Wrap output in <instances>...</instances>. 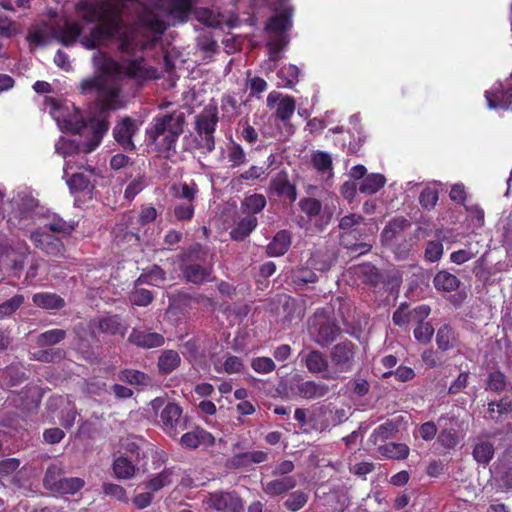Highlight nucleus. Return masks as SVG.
Returning <instances> with one entry per match:
<instances>
[{
	"label": "nucleus",
	"mask_w": 512,
	"mask_h": 512,
	"mask_svg": "<svg viewBox=\"0 0 512 512\" xmlns=\"http://www.w3.org/2000/svg\"><path fill=\"white\" fill-rule=\"evenodd\" d=\"M78 13L88 23H98L89 35L81 38V44L87 49H95L108 41L118 39V49L127 54L143 50L153 45L156 35L166 30L164 16L173 23L187 20L191 10V0H149L140 16V25L136 28L124 27L114 16L109 15L101 5L83 2L78 5Z\"/></svg>",
	"instance_id": "obj_1"
},
{
	"label": "nucleus",
	"mask_w": 512,
	"mask_h": 512,
	"mask_svg": "<svg viewBox=\"0 0 512 512\" xmlns=\"http://www.w3.org/2000/svg\"><path fill=\"white\" fill-rule=\"evenodd\" d=\"M93 63L96 73L83 79L79 84L81 94L94 97L100 108L99 117L91 121L93 138L84 143L60 139L55 148L56 152L63 157L70 156L71 151H75L77 156L80 153L87 154L99 145L103 135L109 130V111L120 109L125 105L121 89V79L124 76L137 81L158 77L157 69L146 67L142 58L119 64L105 54L97 53L93 56Z\"/></svg>",
	"instance_id": "obj_2"
},
{
	"label": "nucleus",
	"mask_w": 512,
	"mask_h": 512,
	"mask_svg": "<svg viewBox=\"0 0 512 512\" xmlns=\"http://www.w3.org/2000/svg\"><path fill=\"white\" fill-rule=\"evenodd\" d=\"M185 115L180 111L158 115L146 130L148 138L160 151L175 150L177 140L184 131Z\"/></svg>",
	"instance_id": "obj_3"
},
{
	"label": "nucleus",
	"mask_w": 512,
	"mask_h": 512,
	"mask_svg": "<svg viewBox=\"0 0 512 512\" xmlns=\"http://www.w3.org/2000/svg\"><path fill=\"white\" fill-rule=\"evenodd\" d=\"M365 224V218L362 215L350 213L343 216L339 220L338 224V227L341 230L339 236L340 245L350 250L351 252L358 253V255L369 252L372 248V245L360 241L364 231L362 225Z\"/></svg>",
	"instance_id": "obj_4"
},
{
	"label": "nucleus",
	"mask_w": 512,
	"mask_h": 512,
	"mask_svg": "<svg viewBox=\"0 0 512 512\" xmlns=\"http://www.w3.org/2000/svg\"><path fill=\"white\" fill-rule=\"evenodd\" d=\"M356 346L351 341H343L334 345L329 352L330 368L326 380H342L355 365Z\"/></svg>",
	"instance_id": "obj_5"
},
{
	"label": "nucleus",
	"mask_w": 512,
	"mask_h": 512,
	"mask_svg": "<svg viewBox=\"0 0 512 512\" xmlns=\"http://www.w3.org/2000/svg\"><path fill=\"white\" fill-rule=\"evenodd\" d=\"M308 333L317 345L324 348L336 340L340 327L324 310H317L308 320Z\"/></svg>",
	"instance_id": "obj_6"
},
{
	"label": "nucleus",
	"mask_w": 512,
	"mask_h": 512,
	"mask_svg": "<svg viewBox=\"0 0 512 512\" xmlns=\"http://www.w3.org/2000/svg\"><path fill=\"white\" fill-rule=\"evenodd\" d=\"M75 151L70 152L67 156L66 164L64 167V177L67 178L66 182L72 192H79L88 190L92 185V178L95 177V169L91 166L85 167L83 163H78L74 160Z\"/></svg>",
	"instance_id": "obj_7"
},
{
	"label": "nucleus",
	"mask_w": 512,
	"mask_h": 512,
	"mask_svg": "<svg viewBox=\"0 0 512 512\" xmlns=\"http://www.w3.org/2000/svg\"><path fill=\"white\" fill-rule=\"evenodd\" d=\"M218 122L216 106H206L195 118V129L200 136L198 147L210 153L215 148L214 132Z\"/></svg>",
	"instance_id": "obj_8"
},
{
	"label": "nucleus",
	"mask_w": 512,
	"mask_h": 512,
	"mask_svg": "<svg viewBox=\"0 0 512 512\" xmlns=\"http://www.w3.org/2000/svg\"><path fill=\"white\" fill-rule=\"evenodd\" d=\"M160 423L163 431L172 438H176L188 428V418L183 416L182 408L174 402H168L163 407L160 412Z\"/></svg>",
	"instance_id": "obj_9"
},
{
	"label": "nucleus",
	"mask_w": 512,
	"mask_h": 512,
	"mask_svg": "<svg viewBox=\"0 0 512 512\" xmlns=\"http://www.w3.org/2000/svg\"><path fill=\"white\" fill-rule=\"evenodd\" d=\"M29 253V246L25 242L15 244L0 242V264L10 266L15 272H20L24 268Z\"/></svg>",
	"instance_id": "obj_10"
},
{
	"label": "nucleus",
	"mask_w": 512,
	"mask_h": 512,
	"mask_svg": "<svg viewBox=\"0 0 512 512\" xmlns=\"http://www.w3.org/2000/svg\"><path fill=\"white\" fill-rule=\"evenodd\" d=\"M49 104L51 106L50 113L60 129L76 134L84 128L83 119L78 111L68 112L67 108L61 107L54 99H50Z\"/></svg>",
	"instance_id": "obj_11"
},
{
	"label": "nucleus",
	"mask_w": 512,
	"mask_h": 512,
	"mask_svg": "<svg viewBox=\"0 0 512 512\" xmlns=\"http://www.w3.org/2000/svg\"><path fill=\"white\" fill-rule=\"evenodd\" d=\"M180 270L184 280L195 285H201L206 282L212 273V267L196 262L193 259L192 253L182 256Z\"/></svg>",
	"instance_id": "obj_12"
},
{
	"label": "nucleus",
	"mask_w": 512,
	"mask_h": 512,
	"mask_svg": "<svg viewBox=\"0 0 512 512\" xmlns=\"http://www.w3.org/2000/svg\"><path fill=\"white\" fill-rule=\"evenodd\" d=\"M203 503L209 508L221 512L234 510L236 507H241V505H243V502L237 493L227 491L208 493L205 496Z\"/></svg>",
	"instance_id": "obj_13"
},
{
	"label": "nucleus",
	"mask_w": 512,
	"mask_h": 512,
	"mask_svg": "<svg viewBox=\"0 0 512 512\" xmlns=\"http://www.w3.org/2000/svg\"><path fill=\"white\" fill-rule=\"evenodd\" d=\"M269 192L291 203L297 199L296 186L290 182L286 171L278 172L270 181Z\"/></svg>",
	"instance_id": "obj_14"
},
{
	"label": "nucleus",
	"mask_w": 512,
	"mask_h": 512,
	"mask_svg": "<svg viewBox=\"0 0 512 512\" xmlns=\"http://www.w3.org/2000/svg\"><path fill=\"white\" fill-rule=\"evenodd\" d=\"M440 433L438 435L439 443L447 449H453L459 443L457 432L458 421L455 417L441 416L438 419Z\"/></svg>",
	"instance_id": "obj_15"
},
{
	"label": "nucleus",
	"mask_w": 512,
	"mask_h": 512,
	"mask_svg": "<svg viewBox=\"0 0 512 512\" xmlns=\"http://www.w3.org/2000/svg\"><path fill=\"white\" fill-rule=\"evenodd\" d=\"M301 362L304 363L310 373L320 374L324 379L331 371L329 359L320 350L313 349L306 354H302Z\"/></svg>",
	"instance_id": "obj_16"
},
{
	"label": "nucleus",
	"mask_w": 512,
	"mask_h": 512,
	"mask_svg": "<svg viewBox=\"0 0 512 512\" xmlns=\"http://www.w3.org/2000/svg\"><path fill=\"white\" fill-rule=\"evenodd\" d=\"M30 239L37 248L42 249L48 255L62 256L64 253V245L62 241L45 232L36 230L31 233Z\"/></svg>",
	"instance_id": "obj_17"
},
{
	"label": "nucleus",
	"mask_w": 512,
	"mask_h": 512,
	"mask_svg": "<svg viewBox=\"0 0 512 512\" xmlns=\"http://www.w3.org/2000/svg\"><path fill=\"white\" fill-rule=\"evenodd\" d=\"M138 125L130 117L123 118L113 129L115 140L126 150H133L132 136L137 132Z\"/></svg>",
	"instance_id": "obj_18"
},
{
	"label": "nucleus",
	"mask_w": 512,
	"mask_h": 512,
	"mask_svg": "<svg viewBox=\"0 0 512 512\" xmlns=\"http://www.w3.org/2000/svg\"><path fill=\"white\" fill-rule=\"evenodd\" d=\"M128 341L138 347L151 349L162 346L164 344V337L157 332L134 328L128 337Z\"/></svg>",
	"instance_id": "obj_19"
},
{
	"label": "nucleus",
	"mask_w": 512,
	"mask_h": 512,
	"mask_svg": "<svg viewBox=\"0 0 512 512\" xmlns=\"http://www.w3.org/2000/svg\"><path fill=\"white\" fill-rule=\"evenodd\" d=\"M337 259L336 251L333 248L323 247L316 249L308 260L311 269L326 272Z\"/></svg>",
	"instance_id": "obj_20"
},
{
	"label": "nucleus",
	"mask_w": 512,
	"mask_h": 512,
	"mask_svg": "<svg viewBox=\"0 0 512 512\" xmlns=\"http://www.w3.org/2000/svg\"><path fill=\"white\" fill-rule=\"evenodd\" d=\"M297 485V480L293 476H283L273 480L263 482L262 489L270 497H277L293 490Z\"/></svg>",
	"instance_id": "obj_21"
},
{
	"label": "nucleus",
	"mask_w": 512,
	"mask_h": 512,
	"mask_svg": "<svg viewBox=\"0 0 512 512\" xmlns=\"http://www.w3.org/2000/svg\"><path fill=\"white\" fill-rule=\"evenodd\" d=\"M113 476L119 481L131 480L138 472V468L126 456L116 457L111 465Z\"/></svg>",
	"instance_id": "obj_22"
},
{
	"label": "nucleus",
	"mask_w": 512,
	"mask_h": 512,
	"mask_svg": "<svg viewBox=\"0 0 512 512\" xmlns=\"http://www.w3.org/2000/svg\"><path fill=\"white\" fill-rule=\"evenodd\" d=\"M330 391L327 384L316 381L301 382L296 386L297 394L304 399H319L325 397Z\"/></svg>",
	"instance_id": "obj_23"
},
{
	"label": "nucleus",
	"mask_w": 512,
	"mask_h": 512,
	"mask_svg": "<svg viewBox=\"0 0 512 512\" xmlns=\"http://www.w3.org/2000/svg\"><path fill=\"white\" fill-rule=\"evenodd\" d=\"M81 31L82 27L80 24L76 22H67L63 27L53 29V37L63 45L69 46L80 36Z\"/></svg>",
	"instance_id": "obj_24"
},
{
	"label": "nucleus",
	"mask_w": 512,
	"mask_h": 512,
	"mask_svg": "<svg viewBox=\"0 0 512 512\" xmlns=\"http://www.w3.org/2000/svg\"><path fill=\"white\" fill-rule=\"evenodd\" d=\"M351 271L353 275L356 276L363 283L373 286L380 283L382 278L378 269L370 263L353 266L351 267Z\"/></svg>",
	"instance_id": "obj_25"
},
{
	"label": "nucleus",
	"mask_w": 512,
	"mask_h": 512,
	"mask_svg": "<svg viewBox=\"0 0 512 512\" xmlns=\"http://www.w3.org/2000/svg\"><path fill=\"white\" fill-rule=\"evenodd\" d=\"M258 221L254 215H246L239 219L235 227L230 231L233 240L243 241L257 227Z\"/></svg>",
	"instance_id": "obj_26"
},
{
	"label": "nucleus",
	"mask_w": 512,
	"mask_h": 512,
	"mask_svg": "<svg viewBox=\"0 0 512 512\" xmlns=\"http://www.w3.org/2000/svg\"><path fill=\"white\" fill-rule=\"evenodd\" d=\"M291 245L290 233L286 230L279 231L267 246V254L272 257L284 255Z\"/></svg>",
	"instance_id": "obj_27"
},
{
	"label": "nucleus",
	"mask_w": 512,
	"mask_h": 512,
	"mask_svg": "<svg viewBox=\"0 0 512 512\" xmlns=\"http://www.w3.org/2000/svg\"><path fill=\"white\" fill-rule=\"evenodd\" d=\"M32 301L35 306L46 310H58L65 306L64 299L59 295L51 292L36 293L33 295Z\"/></svg>",
	"instance_id": "obj_28"
},
{
	"label": "nucleus",
	"mask_w": 512,
	"mask_h": 512,
	"mask_svg": "<svg viewBox=\"0 0 512 512\" xmlns=\"http://www.w3.org/2000/svg\"><path fill=\"white\" fill-rule=\"evenodd\" d=\"M410 222L404 217H397L388 222L382 231L381 237L385 244H390L406 228L410 227Z\"/></svg>",
	"instance_id": "obj_29"
},
{
	"label": "nucleus",
	"mask_w": 512,
	"mask_h": 512,
	"mask_svg": "<svg viewBox=\"0 0 512 512\" xmlns=\"http://www.w3.org/2000/svg\"><path fill=\"white\" fill-rule=\"evenodd\" d=\"M436 343L440 350H450L457 346L458 335L451 326L444 324L437 330Z\"/></svg>",
	"instance_id": "obj_30"
},
{
	"label": "nucleus",
	"mask_w": 512,
	"mask_h": 512,
	"mask_svg": "<svg viewBox=\"0 0 512 512\" xmlns=\"http://www.w3.org/2000/svg\"><path fill=\"white\" fill-rule=\"evenodd\" d=\"M377 451L383 457L393 460H404L408 457L410 449L404 443L389 442L384 445H380L377 448Z\"/></svg>",
	"instance_id": "obj_31"
},
{
	"label": "nucleus",
	"mask_w": 512,
	"mask_h": 512,
	"mask_svg": "<svg viewBox=\"0 0 512 512\" xmlns=\"http://www.w3.org/2000/svg\"><path fill=\"white\" fill-rule=\"evenodd\" d=\"M67 336L64 329L54 328L37 335L35 343L40 348L51 347L62 342Z\"/></svg>",
	"instance_id": "obj_32"
},
{
	"label": "nucleus",
	"mask_w": 512,
	"mask_h": 512,
	"mask_svg": "<svg viewBox=\"0 0 512 512\" xmlns=\"http://www.w3.org/2000/svg\"><path fill=\"white\" fill-rule=\"evenodd\" d=\"M180 355L175 350H164L158 359L159 371L163 374H170L179 367Z\"/></svg>",
	"instance_id": "obj_33"
},
{
	"label": "nucleus",
	"mask_w": 512,
	"mask_h": 512,
	"mask_svg": "<svg viewBox=\"0 0 512 512\" xmlns=\"http://www.w3.org/2000/svg\"><path fill=\"white\" fill-rule=\"evenodd\" d=\"M433 284L437 290L451 292L459 287L460 281L455 275L447 271H439L433 279Z\"/></svg>",
	"instance_id": "obj_34"
},
{
	"label": "nucleus",
	"mask_w": 512,
	"mask_h": 512,
	"mask_svg": "<svg viewBox=\"0 0 512 512\" xmlns=\"http://www.w3.org/2000/svg\"><path fill=\"white\" fill-rule=\"evenodd\" d=\"M64 474V469L61 464L52 463L46 469L44 478H43V486L45 489L54 492L62 480V475Z\"/></svg>",
	"instance_id": "obj_35"
},
{
	"label": "nucleus",
	"mask_w": 512,
	"mask_h": 512,
	"mask_svg": "<svg viewBox=\"0 0 512 512\" xmlns=\"http://www.w3.org/2000/svg\"><path fill=\"white\" fill-rule=\"evenodd\" d=\"M174 474L173 468H165L163 471L152 477L146 484L145 488L152 491L157 492L162 488L169 486L172 484Z\"/></svg>",
	"instance_id": "obj_36"
},
{
	"label": "nucleus",
	"mask_w": 512,
	"mask_h": 512,
	"mask_svg": "<svg viewBox=\"0 0 512 512\" xmlns=\"http://www.w3.org/2000/svg\"><path fill=\"white\" fill-rule=\"evenodd\" d=\"M210 434H208L206 431L200 428H196L192 431H188L184 433L180 437V444L181 446L189 449H195L197 448L201 443L206 441V438L209 437Z\"/></svg>",
	"instance_id": "obj_37"
},
{
	"label": "nucleus",
	"mask_w": 512,
	"mask_h": 512,
	"mask_svg": "<svg viewBox=\"0 0 512 512\" xmlns=\"http://www.w3.org/2000/svg\"><path fill=\"white\" fill-rule=\"evenodd\" d=\"M267 204L266 198L262 194H252L246 196L241 202V209L248 215L261 212Z\"/></svg>",
	"instance_id": "obj_38"
},
{
	"label": "nucleus",
	"mask_w": 512,
	"mask_h": 512,
	"mask_svg": "<svg viewBox=\"0 0 512 512\" xmlns=\"http://www.w3.org/2000/svg\"><path fill=\"white\" fill-rule=\"evenodd\" d=\"M396 432V425L391 421H387L374 429L369 437V441L372 444L377 445L379 442H384L390 438H393Z\"/></svg>",
	"instance_id": "obj_39"
},
{
	"label": "nucleus",
	"mask_w": 512,
	"mask_h": 512,
	"mask_svg": "<svg viewBox=\"0 0 512 512\" xmlns=\"http://www.w3.org/2000/svg\"><path fill=\"white\" fill-rule=\"evenodd\" d=\"M98 327L101 332L116 335H124L126 330L125 326L121 323L117 315L107 316L99 319Z\"/></svg>",
	"instance_id": "obj_40"
},
{
	"label": "nucleus",
	"mask_w": 512,
	"mask_h": 512,
	"mask_svg": "<svg viewBox=\"0 0 512 512\" xmlns=\"http://www.w3.org/2000/svg\"><path fill=\"white\" fill-rule=\"evenodd\" d=\"M386 179L382 174L373 173L363 179L359 186V191L364 194H375L385 184Z\"/></svg>",
	"instance_id": "obj_41"
},
{
	"label": "nucleus",
	"mask_w": 512,
	"mask_h": 512,
	"mask_svg": "<svg viewBox=\"0 0 512 512\" xmlns=\"http://www.w3.org/2000/svg\"><path fill=\"white\" fill-rule=\"evenodd\" d=\"M309 501V493L302 491V490H296L290 493L286 500L283 502V506L291 512H297L303 507L306 506V504Z\"/></svg>",
	"instance_id": "obj_42"
},
{
	"label": "nucleus",
	"mask_w": 512,
	"mask_h": 512,
	"mask_svg": "<svg viewBox=\"0 0 512 512\" xmlns=\"http://www.w3.org/2000/svg\"><path fill=\"white\" fill-rule=\"evenodd\" d=\"M166 280V274L164 270L158 266L154 265L150 270L142 273L138 279L136 280V284H148L159 286Z\"/></svg>",
	"instance_id": "obj_43"
},
{
	"label": "nucleus",
	"mask_w": 512,
	"mask_h": 512,
	"mask_svg": "<svg viewBox=\"0 0 512 512\" xmlns=\"http://www.w3.org/2000/svg\"><path fill=\"white\" fill-rule=\"evenodd\" d=\"M85 485V481L79 477L62 478L54 492L61 495H74Z\"/></svg>",
	"instance_id": "obj_44"
},
{
	"label": "nucleus",
	"mask_w": 512,
	"mask_h": 512,
	"mask_svg": "<svg viewBox=\"0 0 512 512\" xmlns=\"http://www.w3.org/2000/svg\"><path fill=\"white\" fill-rule=\"evenodd\" d=\"M472 454L479 464H488L494 456V446L490 442L481 441L475 445Z\"/></svg>",
	"instance_id": "obj_45"
},
{
	"label": "nucleus",
	"mask_w": 512,
	"mask_h": 512,
	"mask_svg": "<svg viewBox=\"0 0 512 512\" xmlns=\"http://www.w3.org/2000/svg\"><path fill=\"white\" fill-rule=\"evenodd\" d=\"M295 100L291 96L282 97L277 105L275 116L277 119L286 122L288 121L295 111Z\"/></svg>",
	"instance_id": "obj_46"
},
{
	"label": "nucleus",
	"mask_w": 512,
	"mask_h": 512,
	"mask_svg": "<svg viewBox=\"0 0 512 512\" xmlns=\"http://www.w3.org/2000/svg\"><path fill=\"white\" fill-rule=\"evenodd\" d=\"M65 351L61 348H47L43 350H39L32 354L31 359L44 362L51 363L64 359Z\"/></svg>",
	"instance_id": "obj_47"
},
{
	"label": "nucleus",
	"mask_w": 512,
	"mask_h": 512,
	"mask_svg": "<svg viewBox=\"0 0 512 512\" xmlns=\"http://www.w3.org/2000/svg\"><path fill=\"white\" fill-rule=\"evenodd\" d=\"M54 38L53 29H49L48 26L30 31L27 36L28 41L36 46H45Z\"/></svg>",
	"instance_id": "obj_48"
},
{
	"label": "nucleus",
	"mask_w": 512,
	"mask_h": 512,
	"mask_svg": "<svg viewBox=\"0 0 512 512\" xmlns=\"http://www.w3.org/2000/svg\"><path fill=\"white\" fill-rule=\"evenodd\" d=\"M119 379L130 385L147 386L150 384V378L148 375L133 369L123 370L119 375Z\"/></svg>",
	"instance_id": "obj_49"
},
{
	"label": "nucleus",
	"mask_w": 512,
	"mask_h": 512,
	"mask_svg": "<svg viewBox=\"0 0 512 512\" xmlns=\"http://www.w3.org/2000/svg\"><path fill=\"white\" fill-rule=\"evenodd\" d=\"M24 299L23 295L17 294L0 303V319L12 316L23 305Z\"/></svg>",
	"instance_id": "obj_50"
},
{
	"label": "nucleus",
	"mask_w": 512,
	"mask_h": 512,
	"mask_svg": "<svg viewBox=\"0 0 512 512\" xmlns=\"http://www.w3.org/2000/svg\"><path fill=\"white\" fill-rule=\"evenodd\" d=\"M102 491L105 496L114 498L119 502L128 503L129 501L126 489L119 484L104 482L102 484Z\"/></svg>",
	"instance_id": "obj_51"
},
{
	"label": "nucleus",
	"mask_w": 512,
	"mask_h": 512,
	"mask_svg": "<svg viewBox=\"0 0 512 512\" xmlns=\"http://www.w3.org/2000/svg\"><path fill=\"white\" fill-rule=\"evenodd\" d=\"M313 167L320 173H329L332 171V158L331 156L322 151H318L312 155Z\"/></svg>",
	"instance_id": "obj_52"
},
{
	"label": "nucleus",
	"mask_w": 512,
	"mask_h": 512,
	"mask_svg": "<svg viewBox=\"0 0 512 512\" xmlns=\"http://www.w3.org/2000/svg\"><path fill=\"white\" fill-rule=\"evenodd\" d=\"M45 226L53 233L59 234H70L74 230V225L60 218L57 215H53L49 218V221Z\"/></svg>",
	"instance_id": "obj_53"
},
{
	"label": "nucleus",
	"mask_w": 512,
	"mask_h": 512,
	"mask_svg": "<svg viewBox=\"0 0 512 512\" xmlns=\"http://www.w3.org/2000/svg\"><path fill=\"white\" fill-rule=\"evenodd\" d=\"M299 207L309 218L318 216L322 210V203L312 197H306L299 201Z\"/></svg>",
	"instance_id": "obj_54"
},
{
	"label": "nucleus",
	"mask_w": 512,
	"mask_h": 512,
	"mask_svg": "<svg viewBox=\"0 0 512 512\" xmlns=\"http://www.w3.org/2000/svg\"><path fill=\"white\" fill-rule=\"evenodd\" d=\"M318 277L314 271L308 268H302L292 274V282L296 286H305L309 283H315Z\"/></svg>",
	"instance_id": "obj_55"
},
{
	"label": "nucleus",
	"mask_w": 512,
	"mask_h": 512,
	"mask_svg": "<svg viewBox=\"0 0 512 512\" xmlns=\"http://www.w3.org/2000/svg\"><path fill=\"white\" fill-rule=\"evenodd\" d=\"M153 298L152 292L143 288L134 289L129 295L130 302L137 306H148Z\"/></svg>",
	"instance_id": "obj_56"
},
{
	"label": "nucleus",
	"mask_w": 512,
	"mask_h": 512,
	"mask_svg": "<svg viewBox=\"0 0 512 512\" xmlns=\"http://www.w3.org/2000/svg\"><path fill=\"white\" fill-rule=\"evenodd\" d=\"M434 334V328L429 322L417 323L414 329V337L418 342L427 344L431 341Z\"/></svg>",
	"instance_id": "obj_57"
},
{
	"label": "nucleus",
	"mask_w": 512,
	"mask_h": 512,
	"mask_svg": "<svg viewBox=\"0 0 512 512\" xmlns=\"http://www.w3.org/2000/svg\"><path fill=\"white\" fill-rule=\"evenodd\" d=\"M221 109L228 118H234L240 114V105L231 95L223 96L221 100Z\"/></svg>",
	"instance_id": "obj_58"
},
{
	"label": "nucleus",
	"mask_w": 512,
	"mask_h": 512,
	"mask_svg": "<svg viewBox=\"0 0 512 512\" xmlns=\"http://www.w3.org/2000/svg\"><path fill=\"white\" fill-rule=\"evenodd\" d=\"M299 73L300 70L298 67L288 65L279 70L278 77L284 80L285 86L292 87L296 82H298Z\"/></svg>",
	"instance_id": "obj_59"
},
{
	"label": "nucleus",
	"mask_w": 512,
	"mask_h": 512,
	"mask_svg": "<svg viewBox=\"0 0 512 512\" xmlns=\"http://www.w3.org/2000/svg\"><path fill=\"white\" fill-rule=\"evenodd\" d=\"M251 367L257 373L267 374L274 371L276 365L269 357H257L251 361Z\"/></svg>",
	"instance_id": "obj_60"
},
{
	"label": "nucleus",
	"mask_w": 512,
	"mask_h": 512,
	"mask_svg": "<svg viewBox=\"0 0 512 512\" xmlns=\"http://www.w3.org/2000/svg\"><path fill=\"white\" fill-rule=\"evenodd\" d=\"M506 387V377L501 371H494L490 373L487 381V389L500 392Z\"/></svg>",
	"instance_id": "obj_61"
},
{
	"label": "nucleus",
	"mask_w": 512,
	"mask_h": 512,
	"mask_svg": "<svg viewBox=\"0 0 512 512\" xmlns=\"http://www.w3.org/2000/svg\"><path fill=\"white\" fill-rule=\"evenodd\" d=\"M291 26V21L288 16L286 15H277L273 17L270 22L267 25V29L275 32V33H282L289 29Z\"/></svg>",
	"instance_id": "obj_62"
},
{
	"label": "nucleus",
	"mask_w": 512,
	"mask_h": 512,
	"mask_svg": "<svg viewBox=\"0 0 512 512\" xmlns=\"http://www.w3.org/2000/svg\"><path fill=\"white\" fill-rule=\"evenodd\" d=\"M443 255V244L439 241H429L425 249V259L429 262H437Z\"/></svg>",
	"instance_id": "obj_63"
},
{
	"label": "nucleus",
	"mask_w": 512,
	"mask_h": 512,
	"mask_svg": "<svg viewBox=\"0 0 512 512\" xmlns=\"http://www.w3.org/2000/svg\"><path fill=\"white\" fill-rule=\"evenodd\" d=\"M438 201V192L431 188L424 189L419 197L421 206L425 209H432Z\"/></svg>",
	"instance_id": "obj_64"
}]
</instances>
